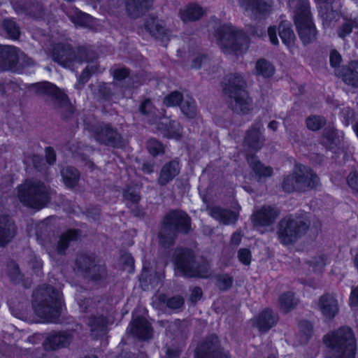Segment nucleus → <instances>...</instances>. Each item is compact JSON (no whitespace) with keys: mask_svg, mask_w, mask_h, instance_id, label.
<instances>
[{"mask_svg":"<svg viewBox=\"0 0 358 358\" xmlns=\"http://www.w3.org/2000/svg\"><path fill=\"white\" fill-rule=\"evenodd\" d=\"M31 305L35 314L45 323L59 324L64 301L60 292L48 284L38 285L32 293Z\"/></svg>","mask_w":358,"mask_h":358,"instance_id":"f257e3e1","label":"nucleus"},{"mask_svg":"<svg viewBox=\"0 0 358 358\" xmlns=\"http://www.w3.org/2000/svg\"><path fill=\"white\" fill-rule=\"evenodd\" d=\"M173 257L175 273L187 278H207L210 275V265L208 260L201 256L199 262L192 248H174Z\"/></svg>","mask_w":358,"mask_h":358,"instance_id":"f03ea898","label":"nucleus"},{"mask_svg":"<svg viewBox=\"0 0 358 358\" xmlns=\"http://www.w3.org/2000/svg\"><path fill=\"white\" fill-rule=\"evenodd\" d=\"M322 342L334 356L327 358H356L357 343L353 329L342 325L324 335Z\"/></svg>","mask_w":358,"mask_h":358,"instance_id":"7ed1b4c3","label":"nucleus"},{"mask_svg":"<svg viewBox=\"0 0 358 358\" xmlns=\"http://www.w3.org/2000/svg\"><path fill=\"white\" fill-rule=\"evenodd\" d=\"M17 196L25 206L39 210L50 201L49 189L41 181L27 180L17 187Z\"/></svg>","mask_w":358,"mask_h":358,"instance_id":"20e7f679","label":"nucleus"},{"mask_svg":"<svg viewBox=\"0 0 358 358\" xmlns=\"http://www.w3.org/2000/svg\"><path fill=\"white\" fill-rule=\"evenodd\" d=\"M245 87V82L240 74L231 75L224 87L225 93L231 99V108L242 113H247L252 107L251 100Z\"/></svg>","mask_w":358,"mask_h":358,"instance_id":"39448f33","label":"nucleus"},{"mask_svg":"<svg viewBox=\"0 0 358 358\" xmlns=\"http://www.w3.org/2000/svg\"><path fill=\"white\" fill-rule=\"evenodd\" d=\"M309 227L308 220L303 217L289 215L282 219L278 227V236L284 245L295 243Z\"/></svg>","mask_w":358,"mask_h":358,"instance_id":"423d86ee","label":"nucleus"},{"mask_svg":"<svg viewBox=\"0 0 358 358\" xmlns=\"http://www.w3.org/2000/svg\"><path fill=\"white\" fill-rule=\"evenodd\" d=\"M319 178L313 171L301 164L295 166L292 174L287 176L282 182V189L287 192L306 190L318 185Z\"/></svg>","mask_w":358,"mask_h":358,"instance_id":"0eeeda50","label":"nucleus"},{"mask_svg":"<svg viewBox=\"0 0 358 358\" xmlns=\"http://www.w3.org/2000/svg\"><path fill=\"white\" fill-rule=\"evenodd\" d=\"M217 43L226 54L242 53L248 47V40L243 34L238 32L230 24L223 25L216 32Z\"/></svg>","mask_w":358,"mask_h":358,"instance_id":"6e6552de","label":"nucleus"},{"mask_svg":"<svg viewBox=\"0 0 358 358\" xmlns=\"http://www.w3.org/2000/svg\"><path fill=\"white\" fill-rule=\"evenodd\" d=\"M75 265L84 278L90 282L100 283L107 278L108 272L105 264H98L94 255L82 254L75 261Z\"/></svg>","mask_w":358,"mask_h":358,"instance_id":"1a4fd4ad","label":"nucleus"},{"mask_svg":"<svg viewBox=\"0 0 358 358\" xmlns=\"http://www.w3.org/2000/svg\"><path fill=\"white\" fill-rule=\"evenodd\" d=\"M153 106L150 100L144 101L141 106L140 110L144 115H150L148 120L150 124L156 123V128L164 132V134L170 138L178 140L182 136V128L179 123L175 121H171L166 117L161 118V122L157 123V117L152 112Z\"/></svg>","mask_w":358,"mask_h":358,"instance_id":"9d476101","label":"nucleus"},{"mask_svg":"<svg viewBox=\"0 0 358 358\" xmlns=\"http://www.w3.org/2000/svg\"><path fill=\"white\" fill-rule=\"evenodd\" d=\"M294 14L295 24L301 40L304 44L311 43L315 39L316 30L312 22L310 9L297 10Z\"/></svg>","mask_w":358,"mask_h":358,"instance_id":"9b49d317","label":"nucleus"},{"mask_svg":"<svg viewBox=\"0 0 358 358\" xmlns=\"http://www.w3.org/2000/svg\"><path fill=\"white\" fill-rule=\"evenodd\" d=\"M194 358H231V356L217 341L208 337L196 346Z\"/></svg>","mask_w":358,"mask_h":358,"instance_id":"f8f14e48","label":"nucleus"},{"mask_svg":"<svg viewBox=\"0 0 358 358\" xmlns=\"http://www.w3.org/2000/svg\"><path fill=\"white\" fill-rule=\"evenodd\" d=\"M0 55L3 59V64H0V71H17L23 66L27 59L23 52L13 46L0 48Z\"/></svg>","mask_w":358,"mask_h":358,"instance_id":"ddd939ff","label":"nucleus"},{"mask_svg":"<svg viewBox=\"0 0 358 358\" xmlns=\"http://www.w3.org/2000/svg\"><path fill=\"white\" fill-rule=\"evenodd\" d=\"M279 215L275 207L264 206L254 213L252 222L258 231L263 233L273 229V224Z\"/></svg>","mask_w":358,"mask_h":358,"instance_id":"4468645a","label":"nucleus"},{"mask_svg":"<svg viewBox=\"0 0 358 358\" xmlns=\"http://www.w3.org/2000/svg\"><path fill=\"white\" fill-rule=\"evenodd\" d=\"M278 321V315L269 307L263 308L251 319L252 326L256 328L262 334L268 333L277 325Z\"/></svg>","mask_w":358,"mask_h":358,"instance_id":"2eb2a0df","label":"nucleus"},{"mask_svg":"<svg viewBox=\"0 0 358 358\" xmlns=\"http://www.w3.org/2000/svg\"><path fill=\"white\" fill-rule=\"evenodd\" d=\"M164 230L177 231L184 234L191 230L190 218L182 211H173L166 215L163 221Z\"/></svg>","mask_w":358,"mask_h":358,"instance_id":"dca6fc26","label":"nucleus"},{"mask_svg":"<svg viewBox=\"0 0 358 358\" xmlns=\"http://www.w3.org/2000/svg\"><path fill=\"white\" fill-rule=\"evenodd\" d=\"M127 330L134 338L140 341H148L153 336L151 324L143 316L132 318Z\"/></svg>","mask_w":358,"mask_h":358,"instance_id":"f3484780","label":"nucleus"},{"mask_svg":"<svg viewBox=\"0 0 358 358\" xmlns=\"http://www.w3.org/2000/svg\"><path fill=\"white\" fill-rule=\"evenodd\" d=\"M73 336L67 331H57L48 335L43 343L45 351H56L68 348L72 343Z\"/></svg>","mask_w":358,"mask_h":358,"instance_id":"a211bd4d","label":"nucleus"},{"mask_svg":"<svg viewBox=\"0 0 358 358\" xmlns=\"http://www.w3.org/2000/svg\"><path fill=\"white\" fill-rule=\"evenodd\" d=\"M319 6L320 14L325 25L338 17V10L341 7V0H314Z\"/></svg>","mask_w":358,"mask_h":358,"instance_id":"6ab92c4d","label":"nucleus"},{"mask_svg":"<svg viewBox=\"0 0 358 358\" xmlns=\"http://www.w3.org/2000/svg\"><path fill=\"white\" fill-rule=\"evenodd\" d=\"M318 308L327 320H333L339 312L338 300L329 293H325L320 296Z\"/></svg>","mask_w":358,"mask_h":358,"instance_id":"aec40b11","label":"nucleus"},{"mask_svg":"<svg viewBox=\"0 0 358 358\" xmlns=\"http://www.w3.org/2000/svg\"><path fill=\"white\" fill-rule=\"evenodd\" d=\"M52 59L64 67H71L74 62V55L69 45L59 44L52 51Z\"/></svg>","mask_w":358,"mask_h":358,"instance_id":"412c9836","label":"nucleus"},{"mask_svg":"<svg viewBox=\"0 0 358 358\" xmlns=\"http://www.w3.org/2000/svg\"><path fill=\"white\" fill-rule=\"evenodd\" d=\"M87 325L89 327L91 334L99 337L105 334L108 325V320L103 315L92 314L87 318Z\"/></svg>","mask_w":358,"mask_h":358,"instance_id":"4be33fe9","label":"nucleus"},{"mask_svg":"<svg viewBox=\"0 0 358 358\" xmlns=\"http://www.w3.org/2000/svg\"><path fill=\"white\" fill-rule=\"evenodd\" d=\"M33 90L39 94H47L62 103H66L67 97L65 94L60 91L56 85L49 83L43 82L35 84Z\"/></svg>","mask_w":358,"mask_h":358,"instance_id":"5701e85b","label":"nucleus"},{"mask_svg":"<svg viewBox=\"0 0 358 358\" xmlns=\"http://www.w3.org/2000/svg\"><path fill=\"white\" fill-rule=\"evenodd\" d=\"M94 138L101 143L110 145L113 147H118L121 143L120 135L108 126L96 131Z\"/></svg>","mask_w":358,"mask_h":358,"instance_id":"b1692460","label":"nucleus"},{"mask_svg":"<svg viewBox=\"0 0 358 358\" xmlns=\"http://www.w3.org/2000/svg\"><path fill=\"white\" fill-rule=\"evenodd\" d=\"M262 127L261 124H257L248 131L244 140V145L248 149L258 150L262 146L264 139L261 133Z\"/></svg>","mask_w":358,"mask_h":358,"instance_id":"393cba45","label":"nucleus"},{"mask_svg":"<svg viewBox=\"0 0 358 358\" xmlns=\"http://www.w3.org/2000/svg\"><path fill=\"white\" fill-rule=\"evenodd\" d=\"M180 171V165L178 161L173 160L165 164L161 170L158 182L165 185L177 176Z\"/></svg>","mask_w":358,"mask_h":358,"instance_id":"a878e982","label":"nucleus"},{"mask_svg":"<svg viewBox=\"0 0 358 358\" xmlns=\"http://www.w3.org/2000/svg\"><path fill=\"white\" fill-rule=\"evenodd\" d=\"M144 29L151 36L161 40L168 36V30L164 27L163 22L156 17H149L145 23Z\"/></svg>","mask_w":358,"mask_h":358,"instance_id":"bb28decb","label":"nucleus"},{"mask_svg":"<svg viewBox=\"0 0 358 358\" xmlns=\"http://www.w3.org/2000/svg\"><path fill=\"white\" fill-rule=\"evenodd\" d=\"M278 302L281 312L287 314L297 307L299 299L294 292L285 291L279 295Z\"/></svg>","mask_w":358,"mask_h":358,"instance_id":"cd10ccee","label":"nucleus"},{"mask_svg":"<svg viewBox=\"0 0 358 358\" xmlns=\"http://www.w3.org/2000/svg\"><path fill=\"white\" fill-rule=\"evenodd\" d=\"M208 212L212 217L217 220L220 223H222L224 224H233L238 219V214L236 213L218 206L208 208Z\"/></svg>","mask_w":358,"mask_h":358,"instance_id":"c85d7f7f","label":"nucleus"},{"mask_svg":"<svg viewBox=\"0 0 358 358\" xmlns=\"http://www.w3.org/2000/svg\"><path fill=\"white\" fill-rule=\"evenodd\" d=\"M241 7L246 11L264 13L269 10L272 0H238Z\"/></svg>","mask_w":358,"mask_h":358,"instance_id":"c756f323","label":"nucleus"},{"mask_svg":"<svg viewBox=\"0 0 358 358\" xmlns=\"http://www.w3.org/2000/svg\"><path fill=\"white\" fill-rule=\"evenodd\" d=\"M16 232L15 224L7 217L0 218V246L9 243Z\"/></svg>","mask_w":358,"mask_h":358,"instance_id":"7c9ffc66","label":"nucleus"},{"mask_svg":"<svg viewBox=\"0 0 358 358\" xmlns=\"http://www.w3.org/2000/svg\"><path fill=\"white\" fill-rule=\"evenodd\" d=\"M343 138V133L335 129L334 127H327L324 129L321 140L322 143L329 149H333L338 145Z\"/></svg>","mask_w":358,"mask_h":358,"instance_id":"2f4dec72","label":"nucleus"},{"mask_svg":"<svg viewBox=\"0 0 358 358\" xmlns=\"http://www.w3.org/2000/svg\"><path fill=\"white\" fill-rule=\"evenodd\" d=\"M6 268L8 277L13 284L22 285L26 287L25 276L15 260H8L6 263Z\"/></svg>","mask_w":358,"mask_h":358,"instance_id":"473e14b6","label":"nucleus"},{"mask_svg":"<svg viewBox=\"0 0 358 358\" xmlns=\"http://www.w3.org/2000/svg\"><path fill=\"white\" fill-rule=\"evenodd\" d=\"M248 162L259 180L270 177L273 174V169L262 164L256 157H248Z\"/></svg>","mask_w":358,"mask_h":358,"instance_id":"72a5a7b5","label":"nucleus"},{"mask_svg":"<svg viewBox=\"0 0 358 358\" xmlns=\"http://www.w3.org/2000/svg\"><path fill=\"white\" fill-rule=\"evenodd\" d=\"M203 14L202 8L196 4H191L180 9V17L183 22L199 20Z\"/></svg>","mask_w":358,"mask_h":358,"instance_id":"f704fd0d","label":"nucleus"},{"mask_svg":"<svg viewBox=\"0 0 358 358\" xmlns=\"http://www.w3.org/2000/svg\"><path fill=\"white\" fill-rule=\"evenodd\" d=\"M358 67V62L353 61L350 63L349 66L343 69L342 74L339 76L342 77L343 80L348 85L353 87H358V72L354 69Z\"/></svg>","mask_w":358,"mask_h":358,"instance_id":"c9c22d12","label":"nucleus"},{"mask_svg":"<svg viewBox=\"0 0 358 358\" xmlns=\"http://www.w3.org/2000/svg\"><path fill=\"white\" fill-rule=\"evenodd\" d=\"M153 0H127L126 8L129 14L136 17L138 13L148 8Z\"/></svg>","mask_w":358,"mask_h":358,"instance_id":"e433bc0d","label":"nucleus"},{"mask_svg":"<svg viewBox=\"0 0 358 358\" xmlns=\"http://www.w3.org/2000/svg\"><path fill=\"white\" fill-rule=\"evenodd\" d=\"M279 35L282 43L289 48H292L295 41V35L291 29L288 22H282L279 26Z\"/></svg>","mask_w":358,"mask_h":358,"instance_id":"4c0bfd02","label":"nucleus"},{"mask_svg":"<svg viewBox=\"0 0 358 358\" xmlns=\"http://www.w3.org/2000/svg\"><path fill=\"white\" fill-rule=\"evenodd\" d=\"M67 15L76 26L91 27L93 24V17L80 10H75Z\"/></svg>","mask_w":358,"mask_h":358,"instance_id":"58836bf2","label":"nucleus"},{"mask_svg":"<svg viewBox=\"0 0 358 358\" xmlns=\"http://www.w3.org/2000/svg\"><path fill=\"white\" fill-rule=\"evenodd\" d=\"M300 339L304 344L308 343L312 338L314 332L313 322L308 320H301L298 324Z\"/></svg>","mask_w":358,"mask_h":358,"instance_id":"ea45409f","label":"nucleus"},{"mask_svg":"<svg viewBox=\"0 0 358 358\" xmlns=\"http://www.w3.org/2000/svg\"><path fill=\"white\" fill-rule=\"evenodd\" d=\"M328 257L325 254H321L312 257L310 259L306 261V264L312 268L315 273H322L327 264Z\"/></svg>","mask_w":358,"mask_h":358,"instance_id":"a19ab883","label":"nucleus"},{"mask_svg":"<svg viewBox=\"0 0 358 358\" xmlns=\"http://www.w3.org/2000/svg\"><path fill=\"white\" fill-rule=\"evenodd\" d=\"M275 72L274 66L267 60L260 59L255 64V73L264 78L271 77Z\"/></svg>","mask_w":358,"mask_h":358,"instance_id":"79ce46f5","label":"nucleus"},{"mask_svg":"<svg viewBox=\"0 0 358 358\" xmlns=\"http://www.w3.org/2000/svg\"><path fill=\"white\" fill-rule=\"evenodd\" d=\"M61 174L66 187H72L77 184L79 179V173L74 168H64L62 170Z\"/></svg>","mask_w":358,"mask_h":358,"instance_id":"37998d69","label":"nucleus"},{"mask_svg":"<svg viewBox=\"0 0 358 358\" xmlns=\"http://www.w3.org/2000/svg\"><path fill=\"white\" fill-rule=\"evenodd\" d=\"M138 280L141 287L144 290L148 289L149 285L154 283V275L150 268L147 266L146 262H143V268Z\"/></svg>","mask_w":358,"mask_h":358,"instance_id":"c03bdc74","label":"nucleus"},{"mask_svg":"<svg viewBox=\"0 0 358 358\" xmlns=\"http://www.w3.org/2000/svg\"><path fill=\"white\" fill-rule=\"evenodd\" d=\"M180 108L182 113L189 118H193L196 115V103L191 97L187 96L182 99Z\"/></svg>","mask_w":358,"mask_h":358,"instance_id":"a18cd8bd","label":"nucleus"},{"mask_svg":"<svg viewBox=\"0 0 358 358\" xmlns=\"http://www.w3.org/2000/svg\"><path fill=\"white\" fill-rule=\"evenodd\" d=\"M159 299L162 302L165 303L169 308L172 310L180 309L185 303L183 297L180 295H175L169 298H166L165 295H162Z\"/></svg>","mask_w":358,"mask_h":358,"instance_id":"49530a36","label":"nucleus"},{"mask_svg":"<svg viewBox=\"0 0 358 358\" xmlns=\"http://www.w3.org/2000/svg\"><path fill=\"white\" fill-rule=\"evenodd\" d=\"M217 285L221 291L229 289L234 283V278L227 273L218 275L216 278Z\"/></svg>","mask_w":358,"mask_h":358,"instance_id":"de8ad7c7","label":"nucleus"},{"mask_svg":"<svg viewBox=\"0 0 358 358\" xmlns=\"http://www.w3.org/2000/svg\"><path fill=\"white\" fill-rule=\"evenodd\" d=\"M78 238V231L76 230H68L62 234L59 238L58 246H67L73 243Z\"/></svg>","mask_w":358,"mask_h":358,"instance_id":"09e8293b","label":"nucleus"},{"mask_svg":"<svg viewBox=\"0 0 358 358\" xmlns=\"http://www.w3.org/2000/svg\"><path fill=\"white\" fill-rule=\"evenodd\" d=\"M182 94L178 92H174L167 95L164 99V104L168 107L178 106L180 103H182Z\"/></svg>","mask_w":358,"mask_h":358,"instance_id":"8fccbe9b","label":"nucleus"},{"mask_svg":"<svg viewBox=\"0 0 358 358\" xmlns=\"http://www.w3.org/2000/svg\"><path fill=\"white\" fill-rule=\"evenodd\" d=\"M3 27L11 38H17L20 31L15 22L10 20H6L3 21Z\"/></svg>","mask_w":358,"mask_h":358,"instance_id":"3c124183","label":"nucleus"},{"mask_svg":"<svg viewBox=\"0 0 358 358\" xmlns=\"http://www.w3.org/2000/svg\"><path fill=\"white\" fill-rule=\"evenodd\" d=\"M120 259L123 266L128 270V272L130 273H133L135 268V260L131 254L127 252L122 253Z\"/></svg>","mask_w":358,"mask_h":358,"instance_id":"603ef678","label":"nucleus"},{"mask_svg":"<svg viewBox=\"0 0 358 358\" xmlns=\"http://www.w3.org/2000/svg\"><path fill=\"white\" fill-rule=\"evenodd\" d=\"M325 123V120L319 116H310L306 120L308 128L313 131H317Z\"/></svg>","mask_w":358,"mask_h":358,"instance_id":"864d4df0","label":"nucleus"},{"mask_svg":"<svg viewBox=\"0 0 358 358\" xmlns=\"http://www.w3.org/2000/svg\"><path fill=\"white\" fill-rule=\"evenodd\" d=\"M249 248H241L238 251V260L245 266H249L252 260V253Z\"/></svg>","mask_w":358,"mask_h":358,"instance_id":"5fc2aeb1","label":"nucleus"},{"mask_svg":"<svg viewBox=\"0 0 358 358\" xmlns=\"http://www.w3.org/2000/svg\"><path fill=\"white\" fill-rule=\"evenodd\" d=\"M289 6L293 10V13H296L297 10L310 9V3L308 0H289Z\"/></svg>","mask_w":358,"mask_h":358,"instance_id":"6e6d98bb","label":"nucleus"},{"mask_svg":"<svg viewBox=\"0 0 358 358\" xmlns=\"http://www.w3.org/2000/svg\"><path fill=\"white\" fill-rule=\"evenodd\" d=\"M148 149L150 153L156 156L164 152V147L160 142L155 139H151L148 143Z\"/></svg>","mask_w":358,"mask_h":358,"instance_id":"4d7b16f0","label":"nucleus"},{"mask_svg":"<svg viewBox=\"0 0 358 358\" xmlns=\"http://www.w3.org/2000/svg\"><path fill=\"white\" fill-rule=\"evenodd\" d=\"M180 328L181 320L176 319L166 327V331L167 334H170L171 336H177L180 331Z\"/></svg>","mask_w":358,"mask_h":358,"instance_id":"13d9d810","label":"nucleus"},{"mask_svg":"<svg viewBox=\"0 0 358 358\" xmlns=\"http://www.w3.org/2000/svg\"><path fill=\"white\" fill-rule=\"evenodd\" d=\"M29 264L30 265L33 271L38 274L43 268V262L39 257H37L34 255L30 258Z\"/></svg>","mask_w":358,"mask_h":358,"instance_id":"bf43d9fd","label":"nucleus"},{"mask_svg":"<svg viewBox=\"0 0 358 358\" xmlns=\"http://www.w3.org/2000/svg\"><path fill=\"white\" fill-rule=\"evenodd\" d=\"M347 182L352 190L358 191V171L350 172L348 176Z\"/></svg>","mask_w":358,"mask_h":358,"instance_id":"052dcab7","label":"nucleus"},{"mask_svg":"<svg viewBox=\"0 0 358 358\" xmlns=\"http://www.w3.org/2000/svg\"><path fill=\"white\" fill-rule=\"evenodd\" d=\"M203 296V292L200 287L195 286L192 290L189 296V301L195 304L199 301L201 300V299Z\"/></svg>","mask_w":358,"mask_h":358,"instance_id":"680f3d73","label":"nucleus"},{"mask_svg":"<svg viewBox=\"0 0 358 358\" xmlns=\"http://www.w3.org/2000/svg\"><path fill=\"white\" fill-rule=\"evenodd\" d=\"M124 198L128 201H131L132 203H137L140 196L138 192L135 189H127L124 192Z\"/></svg>","mask_w":358,"mask_h":358,"instance_id":"e2e57ef3","label":"nucleus"},{"mask_svg":"<svg viewBox=\"0 0 358 358\" xmlns=\"http://www.w3.org/2000/svg\"><path fill=\"white\" fill-rule=\"evenodd\" d=\"M349 301L351 307L358 306V285L352 289Z\"/></svg>","mask_w":358,"mask_h":358,"instance_id":"0e129e2a","label":"nucleus"},{"mask_svg":"<svg viewBox=\"0 0 358 358\" xmlns=\"http://www.w3.org/2000/svg\"><path fill=\"white\" fill-rule=\"evenodd\" d=\"M182 353V349L179 347L169 348L166 351L167 358H179Z\"/></svg>","mask_w":358,"mask_h":358,"instance_id":"69168bd1","label":"nucleus"},{"mask_svg":"<svg viewBox=\"0 0 358 358\" xmlns=\"http://www.w3.org/2000/svg\"><path fill=\"white\" fill-rule=\"evenodd\" d=\"M268 35L269 37V40L272 44H278V39L276 34V28L275 26H271L268 28Z\"/></svg>","mask_w":358,"mask_h":358,"instance_id":"338daca9","label":"nucleus"},{"mask_svg":"<svg viewBox=\"0 0 358 358\" xmlns=\"http://www.w3.org/2000/svg\"><path fill=\"white\" fill-rule=\"evenodd\" d=\"M341 57L340 54L335 50L332 51L330 55L331 66L333 67H337L339 65V64L341 63Z\"/></svg>","mask_w":358,"mask_h":358,"instance_id":"774afa93","label":"nucleus"}]
</instances>
